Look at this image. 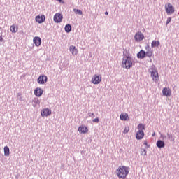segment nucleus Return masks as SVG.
<instances>
[{
  "label": "nucleus",
  "mask_w": 179,
  "mask_h": 179,
  "mask_svg": "<svg viewBox=\"0 0 179 179\" xmlns=\"http://www.w3.org/2000/svg\"><path fill=\"white\" fill-rule=\"evenodd\" d=\"M156 145L157 146V142H156Z\"/></svg>",
  "instance_id": "nucleus-38"
},
{
  "label": "nucleus",
  "mask_w": 179,
  "mask_h": 179,
  "mask_svg": "<svg viewBox=\"0 0 179 179\" xmlns=\"http://www.w3.org/2000/svg\"><path fill=\"white\" fill-rule=\"evenodd\" d=\"M152 136H155V133L152 135Z\"/></svg>",
  "instance_id": "nucleus-37"
},
{
  "label": "nucleus",
  "mask_w": 179,
  "mask_h": 179,
  "mask_svg": "<svg viewBox=\"0 0 179 179\" xmlns=\"http://www.w3.org/2000/svg\"><path fill=\"white\" fill-rule=\"evenodd\" d=\"M170 22H171V17H168V19L166 20V24H169V23H170Z\"/></svg>",
  "instance_id": "nucleus-32"
},
{
  "label": "nucleus",
  "mask_w": 179,
  "mask_h": 179,
  "mask_svg": "<svg viewBox=\"0 0 179 179\" xmlns=\"http://www.w3.org/2000/svg\"><path fill=\"white\" fill-rule=\"evenodd\" d=\"M149 71H150V72L151 73V76L152 78V80L154 82H157V73H156V72H157V71H156V69L152 68Z\"/></svg>",
  "instance_id": "nucleus-12"
},
{
  "label": "nucleus",
  "mask_w": 179,
  "mask_h": 179,
  "mask_svg": "<svg viewBox=\"0 0 179 179\" xmlns=\"http://www.w3.org/2000/svg\"><path fill=\"white\" fill-rule=\"evenodd\" d=\"M138 128L139 131H145V129H146V128L145 127V125H143V124L142 123H140L138 124Z\"/></svg>",
  "instance_id": "nucleus-25"
},
{
  "label": "nucleus",
  "mask_w": 179,
  "mask_h": 179,
  "mask_svg": "<svg viewBox=\"0 0 179 179\" xmlns=\"http://www.w3.org/2000/svg\"><path fill=\"white\" fill-rule=\"evenodd\" d=\"M152 48H155V47H157V41H152L151 43Z\"/></svg>",
  "instance_id": "nucleus-27"
},
{
  "label": "nucleus",
  "mask_w": 179,
  "mask_h": 179,
  "mask_svg": "<svg viewBox=\"0 0 179 179\" xmlns=\"http://www.w3.org/2000/svg\"><path fill=\"white\" fill-rule=\"evenodd\" d=\"M62 19H64V15L59 13H57L53 17L55 23H61V22H62Z\"/></svg>",
  "instance_id": "nucleus-5"
},
{
  "label": "nucleus",
  "mask_w": 179,
  "mask_h": 179,
  "mask_svg": "<svg viewBox=\"0 0 179 179\" xmlns=\"http://www.w3.org/2000/svg\"><path fill=\"white\" fill-rule=\"evenodd\" d=\"M73 12H75L76 15H83V13L82 12V10L79 9L74 8Z\"/></svg>",
  "instance_id": "nucleus-26"
},
{
  "label": "nucleus",
  "mask_w": 179,
  "mask_h": 179,
  "mask_svg": "<svg viewBox=\"0 0 179 179\" xmlns=\"http://www.w3.org/2000/svg\"><path fill=\"white\" fill-rule=\"evenodd\" d=\"M132 62H134V58L131 53H129V50L123 49V58L122 59L123 68H125V69H131L133 65Z\"/></svg>",
  "instance_id": "nucleus-1"
},
{
  "label": "nucleus",
  "mask_w": 179,
  "mask_h": 179,
  "mask_svg": "<svg viewBox=\"0 0 179 179\" xmlns=\"http://www.w3.org/2000/svg\"><path fill=\"white\" fill-rule=\"evenodd\" d=\"M165 9L166 13H168L169 15H172V13H174V8H173V5H171V3H166L165 5Z\"/></svg>",
  "instance_id": "nucleus-9"
},
{
  "label": "nucleus",
  "mask_w": 179,
  "mask_h": 179,
  "mask_svg": "<svg viewBox=\"0 0 179 179\" xmlns=\"http://www.w3.org/2000/svg\"><path fill=\"white\" fill-rule=\"evenodd\" d=\"M141 155L142 156H146V149L145 148H141Z\"/></svg>",
  "instance_id": "nucleus-28"
},
{
  "label": "nucleus",
  "mask_w": 179,
  "mask_h": 179,
  "mask_svg": "<svg viewBox=\"0 0 179 179\" xmlns=\"http://www.w3.org/2000/svg\"><path fill=\"white\" fill-rule=\"evenodd\" d=\"M145 136V132L142 130H138L136 134V139L137 141H141V139H143Z\"/></svg>",
  "instance_id": "nucleus-13"
},
{
  "label": "nucleus",
  "mask_w": 179,
  "mask_h": 179,
  "mask_svg": "<svg viewBox=\"0 0 179 179\" xmlns=\"http://www.w3.org/2000/svg\"><path fill=\"white\" fill-rule=\"evenodd\" d=\"M64 30L66 33H71V31H72V26L71 24H66L64 27Z\"/></svg>",
  "instance_id": "nucleus-19"
},
{
  "label": "nucleus",
  "mask_w": 179,
  "mask_h": 179,
  "mask_svg": "<svg viewBox=\"0 0 179 179\" xmlns=\"http://www.w3.org/2000/svg\"><path fill=\"white\" fill-rule=\"evenodd\" d=\"M89 117H91V118H94L95 115L93 113H88Z\"/></svg>",
  "instance_id": "nucleus-30"
},
{
  "label": "nucleus",
  "mask_w": 179,
  "mask_h": 179,
  "mask_svg": "<svg viewBox=\"0 0 179 179\" xmlns=\"http://www.w3.org/2000/svg\"><path fill=\"white\" fill-rule=\"evenodd\" d=\"M146 57L150 58V57H152V53H150V52H145L143 50H141L137 53V58H138V59H143V58H146Z\"/></svg>",
  "instance_id": "nucleus-3"
},
{
  "label": "nucleus",
  "mask_w": 179,
  "mask_h": 179,
  "mask_svg": "<svg viewBox=\"0 0 179 179\" xmlns=\"http://www.w3.org/2000/svg\"><path fill=\"white\" fill-rule=\"evenodd\" d=\"M78 131L80 134H87L89 129L86 126L81 125L78 127Z\"/></svg>",
  "instance_id": "nucleus-15"
},
{
  "label": "nucleus",
  "mask_w": 179,
  "mask_h": 179,
  "mask_svg": "<svg viewBox=\"0 0 179 179\" xmlns=\"http://www.w3.org/2000/svg\"><path fill=\"white\" fill-rule=\"evenodd\" d=\"M48 80V77L45 75H41L37 79V82L39 85H45Z\"/></svg>",
  "instance_id": "nucleus-4"
},
{
  "label": "nucleus",
  "mask_w": 179,
  "mask_h": 179,
  "mask_svg": "<svg viewBox=\"0 0 179 179\" xmlns=\"http://www.w3.org/2000/svg\"><path fill=\"white\" fill-rule=\"evenodd\" d=\"M3 41V38L2 37V35L0 36V42L2 43Z\"/></svg>",
  "instance_id": "nucleus-35"
},
{
  "label": "nucleus",
  "mask_w": 179,
  "mask_h": 179,
  "mask_svg": "<svg viewBox=\"0 0 179 179\" xmlns=\"http://www.w3.org/2000/svg\"><path fill=\"white\" fill-rule=\"evenodd\" d=\"M35 20H36V23L41 24V23H44L45 22V15H37L35 17Z\"/></svg>",
  "instance_id": "nucleus-10"
},
{
  "label": "nucleus",
  "mask_w": 179,
  "mask_h": 179,
  "mask_svg": "<svg viewBox=\"0 0 179 179\" xmlns=\"http://www.w3.org/2000/svg\"><path fill=\"white\" fill-rule=\"evenodd\" d=\"M10 30L11 33H17V28H16V26L15 25H11Z\"/></svg>",
  "instance_id": "nucleus-23"
},
{
  "label": "nucleus",
  "mask_w": 179,
  "mask_h": 179,
  "mask_svg": "<svg viewBox=\"0 0 179 179\" xmlns=\"http://www.w3.org/2000/svg\"><path fill=\"white\" fill-rule=\"evenodd\" d=\"M105 15H108V12L106 11Z\"/></svg>",
  "instance_id": "nucleus-36"
},
{
  "label": "nucleus",
  "mask_w": 179,
  "mask_h": 179,
  "mask_svg": "<svg viewBox=\"0 0 179 179\" xmlns=\"http://www.w3.org/2000/svg\"><path fill=\"white\" fill-rule=\"evenodd\" d=\"M0 30H1V27H0Z\"/></svg>",
  "instance_id": "nucleus-39"
},
{
  "label": "nucleus",
  "mask_w": 179,
  "mask_h": 179,
  "mask_svg": "<svg viewBox=\"0 0 179 179\" xmlns=\"http://www.w3.org/2000/svg\"><path fill=\"white\" fill-rule=\"evenodd\" d=\"M52 112L51 110L49 108H44L41 111V117H50L51 115Z\"/></svg>",
  "instance_id": "nucleus-8"
},
{
  "label": "nucleus",
  "mask_w": 179,
  "mask_h": 179,
  "mask_svg": "<svg viewBox=\"0 0 179 179\" xmlns=\"http://www.w3.org/2000/svg\"><path fill=\"white\" fill-rule=\"evenodd\" d=\"M10 155V150L8 145L4 147V156L8 157Z\"/></svg>",
  "instance_id": "nucleus-20"
},
{
  "label": "nucleus",
  "mask_w": 179,
  "mask_h": 179,
  "mask_svg": "<svg viewBox=\"0 0 179 179\" xmlns=\"http://www.w3.org/2000/svg\"><path fill=\"white\" fill-rule=\"evenodd\" d=\"M56 1H57V2H59V3H65L64 0H56Z\"/></svg>",
  "instance_id": "nucleus-34"
},
{
  "label": "nucleus",
  "mask_w": 179,
  "mask_h": 179,
  "mask_svg": "<svg viewBox=\"0 0 179 179\" xmlns=\"http://www.w3.org/2000/svg\"><path fill=\"white\" fill-rule=\"evenodd\" d=\"M143 144L145 145V146H146V148H149L150 147V145H148V141H144Z\"/></svg>",
  "instance_id": "nucleus-33"
},
{
  "label": "nucleus",
  "mask_w": 179,
  "mask_h": 179,
  "mask_svg": "<svg viewBox=\"0 0 179 179\" xmlns=\"http://www.w3.org/2000/svg\"><path fill=\"white\" fill-rule=\"evenodd\" d=\"M128 132H129V127H127L124 129L123 134H128Z\"/></svg>",
  "instance_id": "nucleus-29"
},
{
  "label": "nucleus",
  "mask_w": 179,
  "mask_h": 179,
  "mask_svg": "<svg viewBox=\"0 0 179 179\" xmlns=\"http://www.w3.org/2000/svg\"><path fill=\"white\" fill-rule=\"evenodd\" d=\"M33 43L35 44L36 47H40V45H41V38L39 36L34 37Z\"/></svg>",
  "instance_id": "nucleus-14"
},
{
  "label": "nucleus",
  "mask_w": 179,
  "mask_h": 179,
  "mask_svg": "<svg viewBox=\"0 0 179 179\" xmlns=\"http://www.w3.org/2000/svg\"><path fill=\"white\" fill-rule=\"evenodd\" d=\"M162 94L165 96V97H170L171 96V89L169 87H164L162 90Z\"/></svg>",
  "instance_id": "nucleus-11"
},
{
  "label": "nucleus",
  "mask_w": 179,
  "mask_h": 179,
  "mask_svg": "<svg viewBox=\"0 0 179 179\" xmlns=\"http://www.w3.org/2000/svg\"><path fill=\"white\" fill-rule=\"evenodd\" d=\"M157 148H164V141L162 140H159L157 141Z\"/></svg>",
  "instance_id": "nucleus-22"
},
{
  "label": "nucleus",
  "mask_w": 179,
  "mask_h": 179,
  "mask_svg": "<svg viewBox=\"0 0 179 179\" xmlns=\"http://www.w3.org/2000/svg\"><path fill=\"white\" fill-rule=\"evenodd\" d=\"M144 38L145 35H143V34H142V32L141 31L137 32L134 36V40L137 42L142 41V40H143Z\"/></svg>",
  "instance_id": "nucleus-7"
},
{
  "label": "nucleus",
  "mask_w": 179,
  "mask_h": 179,
  "mask_svg": "<svg viewBox=\"0 0 179 179\" xmlns=\"http://www.w3.org/2000/svg\"><path fill=\"white\" fill-rule=\"evenodd\" d=\"M120 118L121 121H129V115L127 113H121Z\"/></svg>",
  "instance_id": "nucleus-17"
},
{
  "label": "nucleus",
  "mask_w": 179,
  "mask_h": 179,
  "mask_svg": "<svg viewBox=\"0 0 179 179\" xmlns=\"http://www.w3.org/2000/svg\"><path fill=\"white\" fill-rule=\"evenodd\" d=\"M70 52L73 55H76L78 54V49H76V47L73 45L70 46Z\"/></svg>",
  "instance_id": "nucleus-18"
},
{
  "label": "nucleus",
  "mask_w": 179,
  "mask_h": 179,
  "mask_svg": "<svg viewBox=\"0 0 179 179\" xmlns=\"http://www.w3.org/2000/svg\"><path fill=\"white\" fill-rule=\"evenodd\" d=\"M101 82V76L100 75L95 74L92 78V83L94 85H99Z\"/></svg>",
  "instance_id": "nucleus-6"
},
{
  "label": "nucleus",
  "mask_w": 179,
  "mask_h": 179,
  "mask_svg": "<svg viewBox=\"0 0 179 179\" xmlns=\"http://www.w3.org/2000/svg\"><path fill=\"white\" fill-rule=\"evenodd\" d=\"M99 121V117H96L95 119L92 120V122L98 123Z\"/></svg>",
  "instance_id": "nucleus-31"
},
{
  "label": "nucleus",
  "mask_w": 179,
  "mask_h": 179,
  "mask_svg": "<svg viewBox=\"0 0 179 179\" xmlns=\"http://www.w3.org/2000/svg\"><path fill=\"white\" fill-rule=\"evenodd\" d=\"M145 50H146V52H150L151 53V57L153 55V50H152V48H150V46L149 45H147L145 46Z\"/></svg>",
  "instance_id": "nucleus-24"
},
{
  "label": "nucleus",
  "mask_w": 179,
  "mask_h": 179,
  "mask_svg": "<svg viewBox=\"0 0 179 179\" xmlns=\"http://www.w3.org/2000/svg\"><path fill=\"white\" fill-rule=\"evenodd\" d=\"M43 91L41 88L37 87L34 90V94L36 97H41L43 96Z\"/></svg>",
  "instance_id": "nucleus-16"
},
{
  "label": "nucleus",
  "mask_w": 179,
  "mask_h": 179,
  "mask_svg": "<svg viewBox=\"0 0 179 179\" xmlns=\"http://www.w3.org/2000/svg\"><path fill=\"white\" fill-rule=\"evenodd\" d=\"M116 174L119 178L125 179L129 174V167L120 166L116 170Z\"/></svg>",
  "instance_id": "nucleus-2"
},
{
  "label": "nucleus",
  "mask_w": 179,
  "mask_h": 179,
  "mask_svg": "<svg viewBox=\"0 0 179 179\" xmlns=\"http://www.w3.org/2000/svg\"><path fill=\"white\" fill-rule=\"evenodd\" d=\"M32 106L33 107H37V106H40V100L38 99L35 98L32 101Z\"/></svg>",
  "instance_id": "nucleus-21"
}]
</instances>
